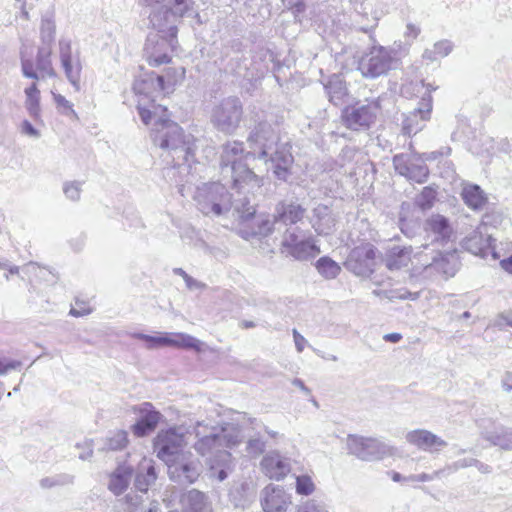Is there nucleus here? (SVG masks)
<instances>
[{
    "label": "nucleus",
    "mask_w": 512,
    "mask_h": 512,
    "mask_svg": "<svg viewBox=\"0 0 512 512\" xmlns=\"http://www.w3.org/2000/svg\"><path fill=\"white\" fill-rule=\"evenodd\" d=\"M259 427L260 423L255 418L240 412L234 413L231 421L221 426L213 424L209 419L199 421L194 427L197 440L193 446L201 456H209L210 470L219 481H223L233 470L234 462L231 453L222 448L238 446L248 429Z\"/></svg>",
    "instance_id": "nucleus-1"
},
{
    "label": "nucleus",
    "mask_w": 512,
    "mask_h": 512,
    "mask_svg": "<svg viewBox=\"0 0 512 512\" xmlns=\"http://www.w3.org/2000/svg\"><path fill=\"white\" fill-rule=\"evenodd\" d=\"M186 432L182 427L160 430L153 440L156 456L166 463L170 478L179 483H193L199 476L201 465L187 446Z\"/></svg>",
    "instance_id": "nucleus-2"
},
{
    "label": "nucleus",
    "mask_w": 512,
    "mask_h": 512,
    "mask_svg": "<svg viewBox=\"0 0 512 512\" xmlns=\"http://www.w3.org/2000/svg\"><path fill=\"white\" fill-rule=\"evenodd\" d=\"M384 263L390 271H397L409 268L410 276H420L424 271L434 267L438 271L453 276L456 271L455 256L453 254L439 258L428 256L421 250H414L412 247L395 245L389 248L384 256Z\"/></svg>",
    "instance_id": "nucleus-3"
},
{
    "label": "nucleus",
    "mask_w": 512,
    "mask_h": 512,
    "mask_svg": "<svg viewBox=\"0 0 512 512\" xmlns=\"http://www.w3.org/2000/svg\"><path fill=\"white\" fill-rule=\"evenodd\" d=\"M178 23L173 17L161 13L151 16V31L144 46V56L152 67L171 62L178 48Z\"/></svg>",
    "instance_id": "nucleus-4"
},
{
    "label": "nucleus",
    "mask_w": 512,
    "mask_h": 512,
    "mask_svg": "<svg viewBox=\"0 0 512 512\" xmlns=\"http://www.w3.org/2000/svg\"><path fill=\"white\" fill-rule=\"evenodd\" d=\"M166 113L158 114L152 123V139L162 149L183 153L185 162L190 165L195 161V138L184 134L182 128L174 121L166 118Z\"/></svg>",
    "instance_id": "nucleus-5"
},
{
    "label": "nucleus",
    "mask_w": 512,
    "mask_h": 512,
    "mask_svg": "<svg viewBox=\"0 0 512 512\" xmlns=\"http://www.w3.org/2000/svg\"><path fill=\"white\" fill-rule=\"evenodd\" d=\"M249 156L245 153L243 143L228 141L222 146L220 164L222 168L230 167L234 186L238 189L252 190L262 185V180L244 163Z\"/></svg>",
    "instance_id": "nucleus-6"
},
{
    "label": "nucleus",
    "mask_w": 512,
    "mask_h": 512,
    "mask_svg": "<svg viewBox=\"0 0 512 512\" xmlns=\"http://www.w3.org/2000/svg\"><path fill=\"white\" fill-rule=\"evenodd\" d=\"M133 91L137 97L139 116L145 125L151 124L158 114L166 113V108L155 104V98L162 94L156 73L146 72L139 75L133 84Z\"/></svg>",
    "instance_id": "nucleus-7"
},
{
    "label": "nucleus",
    "mask_w": 512,
    "mask_h": 512,
    "mask_svg": "<svg viewBox=\"0 0 512 512\" xmlns=\"http://www.w3.org/2000/svg\"><path fill=\"white\" fill-rule=\"evenodd\" d=\"M195 200L199 210L208 216H220L231 208V196L220 183L204 184L197 188Z\"/></svg>",
    "instance_id": "nucleus-8"
},
{
    "label": "nucleus",
    "mask_w": 512,
    "mask_h": 512,
    "mask_svg": "<svg viewBox=\"0 0 512 512\" xmlns=\"http://www.w3.org/2000/svg\"><path fill=\"white\" fill-rule=\"evenodd\" d=\"M347 449L350 454L367 462L380 461L395 454V448L385 441L360 435L347 437Z\"/></svg>",
    "instance_id": "nucleus-9"
},
{
    "label": "nucleus",
    "mask_w": 512,
    "mask_h": 512,
    "mask_svg": "<svg viewBox=\"0 0 512 512\" xmlns=\"http://www.w3.org/2000/svg\"><path fill=\"white\" fill-rule=\"evenodd\" d=\"M133 337L146 343L147 348L173 347L178 349H189L202 352L208 346L201 340L181 332H157L155 335L135 333Z\"/></svg>",
    "instance_id": "nucleus-10"
},
{
    "label": "nucleus",
    "mask_w": 512,
    "mask_h": 512,
    "mask_svg": "<svg viewBox=\"0 0 512 512\" xmlns=\"http://www.w3.org/2000/svg\"><path fill=\"white\" fill-rule=\"evenodd\" d=\"M411 87L421 96V101L418 108L407 115L403 121V130L409 135L421 131L430 120L432 112L431 92L436 89V87L422 81L411 84Z\"/></svg>",
    "instance_id": "nucleus-11"
},
{
    "label": "nucleus",
    "mask_w": 512,
    "mask_h": 512,
    "mask_svg": "<svg viewBox=\"0 0 512 512\" xmlns=\"http://www.w3.org/2000/svg\"><path fill=\"white\" fill-rule=\"evenodd\" d=\"M282 247L289 255L299 260L315 257L320 253V249L314 243L313 239L296 227L289 228L285 231Z\"/></svg>",
    "instance_id": "nucleus-12"
},
{
    "label": "nucleus",
    "mask_w": 512,
    "mask_h": 512,
    "mask_svg": "<svg viewBox=\"0 0 512 512\" xmlns=\"http://www.w3.org/2000/svg\"><path fill=\"white\" fill-rule=\"evenodd\" d=\"M376 253L373 244L361 242L351 249L344 265L357 276L369 277L375 269Z\"/></svg>",
    "instance_id": "nucleus-13"
},
{
    "label": "nucleus",
    "mask_w": 512,
    "mask_h": 512,
    "mask_svg": "<svg viewBox=\"0 0 512 512\" xmlns=\"http://www.w3.org/2000/svg\"><path fill=\"white\" fill-rule=\"evenodd\" d=\"M135 422L131 425L132 434L138 438L152 434L160 423L164 421L163 414L150 402H143L131 408Z\"/></svg>",
    "instance_id": "nucleus-14"
},
{
    "label": "nucleus",
    "mask_w": 512,
    "mask_h": 512,
    "mask_svg": "<svg viewBox=\"0 0 512 512\" xmlns=\"http://www.w3.org/2000/svg\"><path fill=\"white\" fill-rule=\"evenodd\" d=\"M242 119V104L237 98H227L217 104L211 112L212 123L223 132H232Z\"/></svg>",
    "instance_id": "nucleus-15"
},
{
    "label": "nucleus",
    "mask_w": 512,
    "mask_h": 512,
    "mask_svg": "<svg viewBox=\"0 0 512 512\" xmlns=\"http://www.w3.org/2000/svg\"><path fill=\"white\" fill-rule=\"evenodd\" d=\"M391 51L382 46H373L359 61V70L365 77L376 78L391 69Z\"/></svg>",
    "instance_id": "nucleus-16"
},
{
    "label": "nucleus",
    "mask_w": 512,
    "mask_h": 512,
    "mask_svg": "<svg viewBox=\"0 0 512 512\" xmlns=\"http://www.w3.org/2000/svg\"><path fill=\"white\" fill-rule=\"evenodd\" d=\"M380 107L377 102L366 104L356 103L346 107L342 112V118L346 126L353 130L369 127L376 119Z\"/></svg>",
    "instance_id": "nucleus-17"
},
{
    "label": "nucleus",
    "mask_w": 512,
    "mask_h": 512,
    "mask_svg": "<svg viewBox=\"0 0 512 512\" xmlns=\"http://www.w3.org/2000/svg\"><path fill=\"white\" fill-rule=\"evenodd\" d=\"M142 4L149 9V23L154 13H161L173 17L175 22L189 14L194 7L193 0H142Z\"/></svg>",
    "instance_id": "nucleus-18"
},
{
    "label": "nucleus",
    "mask_w": 512,
    "mask_h": 512,
    "mask_svg": "<svg viewBox=\"0 0 512 512\" xmlns=\"http://www.w3.org/2000/svg\"><path fill=\"white\" fill-rule=\"evenodd\" d=\"M51 54L52 50L49 47H39L36 56V69L31 60L22 59L21 68L23 75L34 80L56 77V71L51 61Z\"/></svg>",
    "instance_id": "nucleus-19"
},
{
    "label": "nucleus",
    "mask_w": 512,
    "mask_h": 512,
    "mask_svg": "<svg viewBox=\"0 0 512 512\" xmlns=\"http://www.w3.org/2000/svg\"><path fill=\"white\" fill-rule=\"evenodd\" d=\"M260 502L264 512H288L292 496L284 487L269 484L261 491Z\"/></svg>",
    "instance_id": "nucleus-20"
},
{
    "label": "nucleus",
    "mask_w": 512,
    "mask_h": 512,
    "mask_svg": "<svg viewBox=\"0 0 512 512\" xmlns=\"http://www.w3.org/2000/svg\"><path fill=\"white\" fill-rule=\"evenodd\" d=\"M240 224L247 227L250 231L246 232L244 238L249 234L252 235H267L272 231V223L267 215L255 214V208L251 205L244 204L242 207H237Z\"/></svg>",
    "instance_id": "nucleus-21"
},
{
    "label": "nucleus",
    "mask_w": 512,
    "mask_h": 512,
    "mask_svg": "<svg viewBox=\"0 0 512 512\" xmlns=\"http://www.w3.org/2000/svg\"><path fill=\"white\" fill-rule=\"evenodd\" d=\"M486 225L481 224L468 237L465 238L463 246L466 250L480 257L491 255L494 260L500 258L494 247V240L490 235L484 233Z\"/></svg>",
    "instance_id": "nucleus-22"
},
{
    "label": "nucleus",
    "mask_w": 512,
    "mask_h": 512,
    "mask_svg": "<svg viewBox=\"0 0 512 512\" xmlns=\"http://www.w3.org/2000/svg\"><path fill=\"white\" fill-rule=\"evenodd\" d=\"M393 164L395 170L400 175L417 183L425 182L429 174L428 168L423 164V161L415 155H396L393 159Z\"/></svg>",
    "instance_id": "nucleus-23"
},
{
    "label": "nucleus",
    "mask_w": 512,
    "mask_h": 512,
    "mask_svg": "<svg viewBox=\"0 0 512 512\" xmlns=\"http://www.w3.org/2000/svg\"><path fill=\"white\" fill-rule=\"evenodd\" d=\"M59 57L68 81L79 89L82 64L77 55L72 54L71 41L61 39L59 41Z\"/></svg>",
    "instance_id": "nucleus-24"
},
{
    "label": "nucleus",
    "mask_w": 512,
    "mask_h": 512,
    "mask_svg": "<svg viewBox=\"0 0 512 512\" xmlns=\"http://www.w3.org/2000/svg\"><path fill=\"white\" fill-rule=\"evenodd\" d=\"M405 441L409 445L426 452H436L447 445L441 437L425 429L408 431L405 434Z\"/></svg>",
    "instance_id": "nucleus-25"
},
{
    "label": "nucleus",
    "mask_w": 512,
    "mask_h": 512,
    "mask_svg": "<svg viewBox=\"0 0 512 512\" xmlns=\"http://www.w3.org/2000/svg\"><path fill=\"white\" fill-rule=\"evenodd\" d=\"M260 468L267 477L276 481L284 479L291 470L289 459L276 451L269 452L263 457Z\"/></svg>",
    "instance_id": "nucleus-26"
},
{
    "label": "nucleus",
    "mask_w": 512,
    "mask_h": 512,
    "mask_svg": "<svg viewBox=\"0 0 512 512\" xmlns=\"http://www.w3.org/2000/svg\"><path fill=\"white\" fill-rule=\"evenodd\" d=\"M481 435L491 445L499 447L505 451H512V429L503 426L489 425L483 427Z\"/></svg>",
    "instance_id": "nucleus-27"
},
{
    "label": "nucleus",
    "mask_w": 512,
    "mask_h": 512,
    "mask_svg": "<svg viewBox=\"0 0 512 512\" xmlns=\"http://www.w3.org/2000/svg\"><path fill=\"white\" fill-rule=\"evenodd\" d=\"M312 225L319 235L332 233L336 226V218L325 205L317 206L313 211Z\"/></svg>",
    "instance_id": "nucleus-28"
},
{
    "label": "nucleus",
    "mask_w": 512,
    "mask_h": 512,
    "mask_svg": "<svg viewBox=\"0 0 512 512\" xmlns=\"http://www.w3.org/2000/svg\"><path fill=\"white\" fill-rule=\"evenodd\" d=\"M303 216L304 209L299 204L281 202L276 206L274 220L271 223L273 225L281 222L285 225H292L300 221Z\"/></svg>",
    "instance_id": "nucleus-29"
},
{
    "label": "nucleus",
    "mask_w": 512,
    "mask_h": 512,
    "mask_svg": "<svg viewBox=\"0 0 512 512\" xmlns=\"http://www.w3.org/2000/svg\"><path fill=\"white\" fill-rule=\"evenodd\" d=\"M186 77V69L183 66L169 67L162 75H158V84L162 94L167 95L174 92L177 86L181 85Z\"/></svg>",
    "instance_id": "nucleus-30"
},
{
    "label": "nucleus",
    "mask_w": 512,
    "mask_h": 512,
    "mask_svg": "<svg viewBox=\"0 0 512 512\" xmlns=\"http://www.w3.org/2000/svg\"><path fill=\"white\" fill-rule=\"evenodd\" d=\"M156 478L157 474L155 471L154 461L150 458L143 457L136 470V488L141 492H146L149 486L155 482Z\"/></svg>",
    "instance_id": "nucleus-31"
},
{
    "label": "nucleus",
    "mask_w": 512,
    "mask_h": 512,
    "mask_svg": "<svg viewBox=\"0 0 512 512\" xmlns=\"http://www.w3.org/2000/svg\"><path fill=\"white\" fill-rule=\"evenodd\" d=\"M132 471L127 464L119 465L109 476L108 489L115 495L122 494L130 484Z\"/></svg>",
    "instance_id": "nucleus-32"
},
{
    "label": "nucleus",
    "mask_w": 512,
    "mask_h": 512,
    "mask_svg": "<svg viewBox=\"0 0 512 512\" xmlns=\"http://www.w3.org/2000/svg\"><path fill=\"white\" fill-rule=\"evenodd\" d=\"M183 512H210L206 496L198 490H190L181 498Z\"/></svg>",
    "instance_id": "nucleus-33"
},
{
    "label": "nucleus",
    "mask_w": 512,
    "mask_h": 512,
    "mask_svg": "<svg viewBox=\"0 0 512 512\" xmlns=\"http://www.w3.org/2000/svg\"><path fill=\"white\" fill-rule=\"evenodd\" d=\"M251 140L262 148L261 155H269V151L277 144L278 137L269 125L260 124L251 135Z\"/></svg>",
    "instance_id": "nucleus-34"
},
{
    "label": "nucleus",
    "mask_w": 512,
    "mask_h": 512,
    "mask_svg": "<svg viewBox=\"0 0 512 512\" xmlns=\"http://www.w3.org/2000/svg\"><path fill=\"white\" fill-rule=\"evenodd\" d=\"M425 231L434 236L436 240L447 239L452 234V228L449 221L442 215H432L426 220Z\"/></svg>",
    "instance_id": "nucleus-35"
},
{
    "label": "nucleus",
    "mask_w": 512,
    "mask_h": 512,
    "mask_svg": "<svg viewBox=\"0 0 512 512\" xmlns=\"http://www.w3.org/2000/svg\"><path fill=\"white\" fill-rule=\"evenodd\" d=\"M25 101L24 106L28 112V114L37 121L39 124H42L41 118V95L40 90L37 87L35 82L31 83L28 87L24 89Z\"/></svg>",
    "instance_id": "nucleus-36"
},
{
    "label": "nucleus",
    "mask_w": 512,
    "mask_h": 512,
    "mask_svg": "<svg viewBox=\"0 0 512 512\" xmlns=\"http://www.w3.org/2000/svg\"><path fill=\"white\" fill-rule=\"evenodd\" d=\"M461 196L465 204L473 210L482 209L487 201L480 187L472 184H467L463 187Z\"/></svg>",
    "instance_id": "nucleus-37"
},
{
    "label": "nucleus",
    "mask_w": 512,
    "mask_h": 512,
    "mask_svg": "<svg viewBox=\"0 0 512 512\" xmlns=\"http://www.w3.org/2000/svg\"><path fill=\"white\" fill-rule=\"evenodd\" d=\"M329 100L335 105L344 103L347 96V88L339 75H333L325 86Z\"/></svg>",
    "instance_id": "nucleus-38"
},
{
    "label": "nucleus",
    "mask_w": 512,
    "mask_h": 512,
    "mask_svg": "<svg viewBox=\"0 0 512 512\" xmlns=\"http://www.w3.org/2000/svg\"><path fill=\"white\" fill-rule=\"evenodd\" d=\"M274 174L285 180L289 174V168L293 162L292 155L285 149L277 150L271 157Z\"/></svg>",
    "instance_id": "nucleus-39"
},
{
    "label": "nucleus",
    "mask_w": 512,
    "mask_h": 512,
    "mask_svg": "<svg viewBox=\"0 0 512 512\" xmlns=\"http://www.w3.org/2000/svg\"><path fill=\"white\" fill-rule=\"evenodd\" d=\"M128 444V433L124 430H117L108 435L104 440L103 449L105 450H121Z\"/></svg>",
    "instance_id": "nucleus-40"
},
{
    "label": "nucleus",
    "mask_w": 512,
    "mask_h": 512,
    "mask_svg": "<svg viewBox=\"0 0 512 512\" xmlns=\"http://www.w3.org/2000/svg\"><path fill=\"white\" fill-rule=\"evenodd\" d=\"M316 269L327 279L335 278L341 271L340 265L329 257H321L316 262Z\"/></svg>",
    "instance_id": "nucleus-41"
},
{
    "label": "nucleus",
    "mask_w": 512,
    "mask_h": 512,
    "mask_svg": "<svg viewBox=\"0 0 512 512\" xmlns=\"http://www.w3.org/2000/svg\"><path fill=\"white\" fill-rule=\"evenodd\" d=\"M56 26L53 20L43 19L40 26V47H49L52 50V46L55 40Z\"/></svg>",
    "instance_id": "nucleus-42"
},
{
    "label": "nucleus",
    "mask_w": 512,
    "mask_h": 512,
    "mask_svg": "<svg viewBox=\"0 0 512 512\" xmlns=\"http://www.w3.org/2000/svg\"><path fill=\"white\" fill-rule=\"evenodd\" d=\"M453 49V45L448 40H441L434 44L432 49L425 50L423 57L434 61L438 58L447 56Z\"/></svg>",
    "instance_id": "nucleus-43"
},
{
    "label": "nucleus",
    "mask_w": 512,
    "mask_h": 512,
    "mask_svg": "<svg viewBox=\"0 0 512 512\" xmlns=\"http://www.w3.org/2000/svg\"><path fill=\"white\" fill-rule=\"evenodd\" d=\"M83 182L78 180L66 181L63 183V193L72 202H78L81 198Z\"/></svg>",
    "instance_id": "nucleus-44"
},
{
    "label": "nucleus",
    "mask_w": 512,
    "mask_h": 512,
    "mask_svg": "<svg viewBox=\"0 0 512 512\" xmlns=\"http://www.w3.org/2000/svg\"><path fill=\"white\" fill-rule=\"evenodd\" d=\"M54 103L58 112L67 117L77 118V114L73 109V104L67 100L63 95L51 92Z\"/></svg>",
    "instance_id": "nucleus-45"
},
{
    "label": "nucleus",
    "mask_w": 512,
    "mask_h": 512,
    "mask_svg": "<svg viewBox=\"0 0 512 512\" xmlns=\"http://www.w3.org/2000/svg\"><path fill=\"white\" fill-rule=\"evenodd\" d=\"M295 490L298 495L309 496L315 492L316 486L310 476L300 475L296 477Z\"/></svg>",
    "instance_id": "nucleus-46"
},
{
    "label": "nucleus",
    "mask_w": 512,
    "mask_h": 512,
    "mask_svg": "<svg viewBox=\"0 0 512 512\" xmlns=\"http://www.w3.org/2000/svg\"><path fill=\"white\" fill-rule=\"evenodd\" d=\"M73 482V477L70 475H56L52 477H45L40 480V486L44 489L53 488L56 486H62L71 484Z\"/></svg>",
    "instance_id": "nucleus-47"
},
{
    "label": "nucleus",
    "mask_w": 512,
    "mask_h": 512,
    "mask_svg": "<svg viewBox=\"0 0 512 512\" xmlns=\"http://www.w3.org/2000/svg\"><path fill=\"white\" fill-rule=\"evenodd\" d=\"M297 512H330V510L323 501L309 499L298 507Z\"/></svg>",
    "instance_id": "nucleus-48"
},
{
    "label": "nucleus",
    "mask_w": 512,
    "mask_h": 512,
    "mask_svg": "<svg viewBox=\"0 0 512 512\" xmlns=\"http://www.w3.org/2000/svg\"><path fill=\"white\" fill-rule=\"evenodd\" d=\"M436 198V191L431 187L423 188L421 194L416 199V204L423 210L431 208Z\"/></svg>",
    "instance_id": "nucleus-49"
},
{
    "label": "nucleus",
    "mask_w": 512,
    "mask_h": 512,
    "mask_svg": "<svg viewBox=\"0 0 512 512\" xmlns=\"http://www.w3.org/2000/svg\"><path fill=\"white\" fill-rule=\"evenodd\" d=\"M481 145L479 143H474L472 145V150L479 156H490L494 153V141L489 137H485L481 140Z\"/></svg>",
    "instance_id": "nucleus-50"
},
{
    "label": "nucleus",
    "mask_w": 512,
    "mask_h": 512,
    "mask_svg": "<svg viewBox=\"0 0 512 512\" xmlns=\"http://www.w3.org/2000/svg\"><path fill=\"white\" fill-rule=\"evenodd\" d=\"M43 125V123L39 124L37 121H35V125H33L28 120H24L20 125V132L30 138L38 139L41 137V128Z\"/></svg>",
    "instance_id": "nucleus-51"
},
{
    "label": "nucleus",
    "mask_w": 512,
    "mask_h": 512,
    "mask_svg": "<svg viewBox=\"0 0 512 512\" xmlns=\"http://www.w3.org/2000/svg\"><path fill=\"white\" fill-rule=\"evenodd\" d=\"M22 366V362L17 359L0 357V376L11 371L18 370Z\"/></svg>",
    "instance_id": "nucleus-52"
},
{
    "label": "nucleus",
    "mask_w": 512,
    "mask_h": 512,
    "mask_svg": "<svg viewBox=\"0 0 512 512\" xmlns=\"http://www.w3.org/2000/svg\"><path fill=\"white\" fill-rule=\"evenodd\" d=\"M246 449L248 454L257 456L264 451L265 442L259 437H251L247 442Z\"/></svg>",
    "instance_id": "nucleus-53"
},
{
    "label": "nucleus",
    "mask_w": 512,
    "mask_h": 512,
    "mask_svg": "<svg viewBox=\"0 0 512 512\" xmlns=\"http://www.w3.org/2000/svg\"><path fill=\"white\" fill-rule=\"evenodd\" d=\"M92 312V307L84 302L76 301L70 309V315L73 317H83L89 315Z\"/></svg>",
    "instance_id": "nucleus-54"
},
{
    "label": "nucleus",
    "mask_w": 512,
    "mask_h": 512,
    "mask_svg": "<svg viewBox=\"0 0 512 512\" xmlns=\"http://www.w3.org/2000/svg\"><path fill=\"white\" fill-rule=\"evenodd\" d=\"M77 448L80 450L79 458L82 460L89 459L93 454V444L91 440H85L77 444Z\"/></svg>",
    "instance_id": "nucleus-55"
},
{
    "label": "nucleus",
    "mask_w": 512,
    "mask_h": 512,
    "mask_svg": "<svg viewBox=\"0 0 512 512\" xmlns=\"http://www.w3.org/2000/svg\"><path fill=\"white\" fill-rule=\"evenodd\" d=\"M24 270L28 274H32V275L40 276V277H44V276H46L47 274L50 273L46 268L40 267L36 263H29V264H27L24 267Z\"/></svg>",
    "instance_id": "nucleus-56"
},
{
    "label": "nucleus",
    "mask_w": 512,
    "mask_h": 512,
    "mask_svg": "<svg viewBox=\"0 0 512 512\" xmlns=\"http://www.w3.org/2000/svg\"><path fill=\"white\" fill-rule=\"evenodd\" d=\"M495 325L499 329H503L506 326L512 327V312L500 314L495 320Z\"/></svg>",
    "instance_id": "nucleus-57"
},
{
    "label": "nucleus",
    "mask_w": 512,
    "mask_h": 512,
    "mask_svg": "<svg viewBox=\"0 0 512 512\" xmlns=\"http://www.w3.org/2000/svg\"><path fill=\"white\" fill-rule=\"evenodd\" d=\"M438 473L428 474V473H420L417 475H410L406 478L408 482H429L434 479V476H437Z\"/></svg>",
    "instance_id": "nucleus-58"
},
{
    "label": "nucleus",
    "mask_w": 512,
    "mask_h": 512,
    "mask_svg": "<svg viewBox=\"0 0 512 512\" xmlns=\"http://www.w3.org/2000/svg\"><path fill=\"white\" fill-rule=\"evenodd\" d=\"M0 270H3L5 272L4 276H5L6 280H9L10 275H16L19 273V267L15 266V265H10L8 263H2L1 261H0Z\"/></svg>",
    "instance_id": "nucleus-59"
},
{
    "label": "nucleus",
    "mask_w": 512,
    "mask_h": 512,
    "mask_svg": "<svg viewBox=\"0 0 512 512\" xmlns=\"http://www.w3.org/2000/svg\"><path fill=\"white\" fill-rule=\"evenodd\" d=\"M293 337L297 351L302 352L307 346V340L297 330H293Z\"/></svg>",
    "instance_id": "nucleus-60"
},
{
    "label": "nucleus",
    "mask_w": 512,
    "mask_h": 512,
    "mask_svg": "<svg viewBox=\"0 0 512 512\" xmlns=\"http://www.w3.org/2000/svg\"><path fill=\"white\" fill-rule=\"evenodd\" d=\"M420 33V28L417 27L416 25L414 24H407L406 26V31L404 33L405 37L409 40V41H413L414 39L417 38V36L419 35Z\"/></svg>",
    "instance_id": "nucleus-61"
},
{
    "label": "nucleus",
    "mask_w": 512,
    "mask_h": 512,
    "mask_svg": "<svg viewBox=\"0 0 512 512\" xmlns=\"http://www.w3.org/2000/svg\"><path fill=\"white\" fill-rule=\"evenodd\" d=\"M502 388L510 392L512 391V372H506L501 379Z\"/></svg>",
    "instance_id": "nucleus-62"
},
{
    "label": "nucleus",
    "mask_w": 512,
    "mask_h": 512,
    "mask_svg": "<svg viewBox=\"0 0 512 512\" xmlns=\"http://www.w3.org/2000/svg\"><path fill=\"white\" fill-rule=\"evenodd\" d=\"M16 7L20 10L21 17L25 20L29 19V12L27 10V0H15Z\"/></svg>",
    "instance_id": "nucleus-63"
},
{
    "label": "nucleus",
    "mask_w": 512,
    "mask_h": 512,
    "mask_svg": "<svg viewBox=\"0 0 512 512\" xmlns=\"http://www.w3.org/2000/svg\"><path fill=\"white\" fill-rule=\"evenodd\" d=\"M501 268L512 275V255L500 261Z\"/></svg>",
    "instance_id": "nucleus-64"
}]
</instances>
